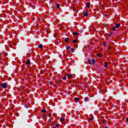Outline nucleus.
I'll list each match as a JSON object with an SVG mask.
<instances>
[{"mask_svg":"<svg viewBox=\"0 0 128 128\" xmlns=\"http://www.w3.org/2000/svg\"><path fill=\"white\" fill-rule=\"evenodd\" d=\"M85 102H88V98H85Z\"/></svg>","mask_w":128,"mask_h":128,"instance_id":"nucleus-19","label":"nucleus"},{"mask_svg":"<svg viewBox=\"0 0 128 128\" xmlns=\"http://www.w3.org/2000/svg\"><path fill=\"white\" fill-rule=\"evenodd\" d=\"M79 35H80V33L78 32H73V36H79Z\"/></svg>","mask_w":128,"mask_h":128,"instance_id":"nucleus-6","label":"nucleus"},{"mask_svg":"<svg viewBox=\"0 0 128 128\" xmlns=\"http://www.w3.org/2000/svg\"><path fill=\"white\" fill-rule=\"evenodd\" d=\"M49 122H52V119H49Z\"/></svg>","mask_w":128,"mask_h":128,"instance_id":"nucleus-38","label":"nucleus"},{"mask_svg":"<svg viewBox=\"0 0 128 128\" xmlns=\"http://www.w3.org/2000/svg\"><path fill=\"white\" fill-rule=\"evenodd\" d=\"M38 48H42L43 46H42V44H40L38 46Z\"/></svg>","mask_w":128,"mask_h":128,"instance_id":"nucleus-14","label":"nucleus"},{"mask_svg":"<svg viewBox=\"0 0 128 128\" xmlns=\"http://www.w3.org/2000/svg\"><path fill=\"white\" fill-rule=\"evenodd\" d=\"M126 102H128V101L126 100Z\"/></svg>","mask_w":128,"mask_h":128,"instance_id":"nucleus-39","label":"nucleus"},{"mask_svg":"<svg viewBox=\"0 0 128 128\" xmlns=\"http://www.w3.org/2000/svg\"><path fill=\"white\" fill-rule=\"evenodd\" d=\"M67 77L68 78H72V74H67Z\"/></svg>","mask_w":128,"mask_h":128,"instance_id":"nucleus-2","label":"nucleus"},{"mask_svg":"<svg viewBox=\"0 0 128 128\" xmlns=\"http://www.w3.org/2000/svg\"><path fill=\"white\" fill-rule=\"evenodd\" d=\"M102 94H104L105 92H106V90H102Z\"/></svg>","mask_w":128,"mask_h":128,"instance_id":"nucleus-17","label":"nucleus"},{"mask_svg":"<svg viewBox=\"0 0 128 128\" xmlns=\"http://www.w3.org/2000/svg\"><path fill=\"white\" fill-rule=\"evenodd\" d=\"M64 42H70V38H67L66 39H65Z\"/></svg>","mask_w":128,"mask_h":128,"instance_id":"nucleus-13","label":"nucleus"},{"mask_svg":"<svg viewBox=\"0 0 128 128\" xmlns=\"http://www.w3.org/2000/svg\"><path fill=\"white\" fill-rule=\"evenodd\" d=\"M112 30H114V32H115L116 31V28L114 27L112 28Z\"/></svg>","mask_w":128,"mask_h":128,"instance_id":"nucleus-30","label":"nucleus"},{"mask_svg":"<svg viewBox=\"0 0 128 128\" xmlns=\"http://www.w3.org/2000/svg\"><path fill=\"white\" fill-rule=\"evenodd\" d=\"M102 124H106V120H104V119H103L102 120Z\"/></svg>","mask_w":128,"mask_h":128,"instance_id":"nucleus-10","label":"nucleus"},{"mask_svg":"<svg viewBox=\"0 0 128 128\" xmlns=\"http://www.w3.org/2000/svg\"><path fill=\"white\" fill-rule=\"evenodd\" d=\"M56 8H60V4H56Z\"/></svg>","mask_w":128,"mask_h":128,"instance_id":"nucleus-20","label":"nucleus"},{"mask_svg":"<svg viewBox=\"0 0 128 128\" xmlns=\"http://www.w3.org/2000/svg\"><path fill=\"white\" fill-rule=\"evenodd\" d=\"M106 42H104L103 43V45L104 46H106Z\"/></svg>","mask_w":128,"mask_h":128,"instance_id":"nucleus-27","label":"nucleus"},{"mask_svg":"<svg viewBox=\"0 0 128 128\" xmlns=\"http://www.w3.org/2000/svg\"><path fill=\"white\" fill-rule=\"evenodd\" d=\"M92 62L93 64H96V60L94 59L92 60Z\"/></svg>","mask_w":128,"mask_h":128,"instance_id":"nucleus-16","label":"nucleus"},{"mask_svg":"<svg viewBox=\"0 0 128 128\" xmlns=\"http://www.w3.org/2000/svg\"><path fill=\"white\" fill-rule=\"evenodd\" d=\"M42 114H44V113L46 112V110H42Z\"/></svg>","mask_w":128,"mask_h":128,"instance_id":"nucleus-15","label":"nucleus"},{"mask_svg":"<svg viewBox=\"0 0 128 128\" xmlns=\"http://www.w3.org/2000/svg\"><path fill=\"white\" fill-rule=\"evenodd\" d=\"M52 116V114H49V116Z\"/></svg>","mask_w":128,"mask_h":128,"instance_id":"nucleus-37","label":"nucleus"},{"mask_svg":"<svg viewBox=\"0 0 128 128\" xmlns=\"http://www.w3.org/2000/svg\"><path fill=\"white\" fill-rule=\"evenodd\" d=\"M66 50H70V46H68L66 48Z\"/></svg>","mask_w":128,"mask_h":128,"instance_id":"nucleus-25","label":"nucleus"},{"mask_svg":"<svg viewBox=\"0 0 128 128\" xmlns=\"http://www.w3.org/2000/svg\"><path fill=\"white\" fill-rule=\"evenodd\" d=\"M54 38H56V36H58V34H54Z\"/></svg>","mask_w":128,"mask_h":128,"instance_id":"nucleus-26","label":"nucleus"},{"mask_svg":"<svg viewBox=\"0 0 128 128\" xmlns=\"http://www.w3.org/2000/svg\"><path fill=\"white\" fill-rule=\"evenodd\" d=\"M83 15L84 16H88V12H84V13H83Z\"/></svg>","mask_w":128,"mask_h":128,"instance_id":"nucleus-4","label":"nucleus"},{"mask_svg":"<svg viewBox=\"0 0 128 128\" xmlns=\"http://www.w3.org/2000/svg\"><path fill=\"white\" fill-rule=\"evenodd\" d=\"M26 64H30V60H28L27 61H26Z\"/></svg>","mask_w":128,"mask_h":128,"instance_id":"nucleus-9","label":"nucleus"},{"mask_svg":"<svg viewBox=\"0 0 128 128\" xmlns=\"http://www.w3.org/2000/svg\"><path fill=\"white\" fill-rule=\"evenodd\" d=\"M72 52H74V48H71Z\"/></svg>","mask_w":128,"mask_h":128,"instance_id":"nucleus-24","label":"nucleus"},{"mask_svg":"<svg viewBox=\"0 0 128 128\" xmlns=\"http://www.w3.org/2000/svg\"><path fill=\"white\" fill-rule=\"evenodd\" d=\"M74 48H78V44H75L74 45Z\"/></svg>","mask_w":128,"mask_h":128,"instance_id":"nucleus-35","label":"nucleus"},{"mask_svg":"<svg viewBox=\"0 0 128 128\" xmlns=\"http://www.w3.org/2000/svg\"><path fill=\"white\" fill-rule=\"evenodd\" d=\"M0 86H2L3 88H8V84L4 83V84H0Z\"/></svg>","mask_w":128,"mask_h":128,"instance_id":"nucleus-1","label":"nucleus"},{"mask_svg":"<svg viewBox=\"0 0 128 128\" xmlns=\"http://www.w3.org/2000/svg\"><path fill=\"white\" fill-rule=\"evenodd\" d=\"M90 4L89 2H88L86 5V8H90Z\"/></svg>","mask_w":128,"mask_h":128,"instance_id":"nucleus-8","label":"nucleus"},{"mask_svg":"<svg viewBox=\"0 0 128 128\" xmlns=\"http://www.w3.org/2000/svg\"><path fill=\"white\" fill-rule=\"evenodd\" d=\"M64 118H61L60 119V122H64Z\"/></svg>","mask_w":128,"mask_h":128,"instance_id":"nucleus-22","label":"nucleus"},{"mask_svg":"<svg viewBox=\"0 0 128 128\" xmlns=\"http://www.w3.org/2000/svg\"><path fill=\"white\" fill-rule=\"evenodd\" d=\"M126 120L127 122H128V118H126Z\"/></svg>","mask_w":128,"mask_h":128,"instance_id":"nucleus-36","label":"nucleus"},{"mask_svg":"<svg viewBox=\"0 0 128 128\" xmlns=\"http://www.w3.org/2000/svg\"><path fill=\"white\" fill-rule=\"evenodd\" d=\"M32 8H36V6H32Z\"/></svg>","mask_w":128,"mask_h":128,"instance_id":"nucleus-32","label":"nucleus"},{"mask_svg":"<svg viewBox=\"0 0 128 128\" xmlns=\"http://www.w3.org/2000/svg\"><path fill=\"white\" fill-rule=\"evenodd\" d=\"M74 100H75V102H80V98H75Z\"/></svg>","mask_w":128,"mask_h":128,"instance_id":"nucleus-3","label":"nucleus"},{"mask_svg":"<svg viewBox=\"0 0 128 128\" xmlns=\"http://www.w3.org/2000/svg\"><path fill=\"white\" fill-rule=\"evenodd\" d=\"M88 62L89 64H92V60L90 59H88Z\"/></svg>","mask_w":128,"mask_h":128,"instance_id":"nucleus-11","label":"nucleus"},{"mask_svg":"<svg viewBox=\"0 0 128 128\" xmlns=\"http://www.w3.org/2000/svg\"><path fill=\"white\" fill-rule=\"evenodd\" d=\"M94 120V118H90V120Z\"/></svg>","mask_w":128,"mask_h":128,"instance_id":"nucleus-34","label":"nucleus"},{"mask_svg":"<svg viewBox=\"0 0 128 128\" xmlns=\"http://www.w3.org/2000/svg\"><path fill=\"white\" fill-rule=\"evenodd\" d=\"M110 50H112V48L111 46L109 47L108 50V52H110Z\"/></svg>","mask_w":128,"mask_h":128,"instance_id":"nucleus-23","label":"nucleus"},{"mask_svg":"<svg viewBox=\"0 0 128 128\" xmlns=\"http://www.w3.org/2000/svg\"><path fill=\"white\" fill-rule=\"evenodd\" d=\"M63 80H66V76H64L63 78Z\"/></svg>","mask_w":128,"mask_h":128,"instance_id":"nucleus-29","label":"nucleus"},{"mask_svg":"<svg viewBox=\"0 0 128 128\" xmlns=\"http://www.w3.org/2000/svg\"><path fill=\"white\" fill-rule=\"evenodd\" d=\"M78 39H75L72 41V42H73V44H76V42H78Z\"/></svg>","mask_w":128,"mask_h":128,"instance_id":"nucleus-7","label":"nucleus"},{"mask_svg":"<svg viewBox=\"0 0 128 128\" xmlns=\"http://www.w3.org/2000/svg\"><path fill=\"white\" fill-rule=\"evenodd\" d=\"M120 24H116L115 26V28H120Z\"/></svg>","mask_w":128,"mask_h":128,"instance_id":"nucleus-5","label":"nucleus"},{"mask_svg":"<svg viewBox=\"0 0 128 128\" xmlns=\"http://www.w3.org/2000/svg\"><path fill=\"white\" fill-rule=\"evenodd\" d=\"M108 62H105V68H108Z\"/></svg>","mask_w":128,"mask_h":128,"instance_id":"nucleus-18","label":"nucleus"},{"mask_svg":"<svg viewBox=\"0 0 128 128\" xmlns=\"http://www.w3.org/2000/svg\"><path fill=\"white\" fill-rule=\"evenodd\" d=\"M57 84H60V81L57 80Z\"/></svg>","mask_w":128,"mask_h":128,"instance_id":"nucleus-28","label":"nucleus"},{"mask_svg":"<svg viewBox=\"0 0 128 128\" xmlns=\"http://www.w3.org/2000/svg\"><path fill=\"white\" fill-rule=\"evenodd\" d=\"M98 58H102V55L100 53L98 54Z\"/></svg>","mask_w":128,"mask_h":128,"instance_id":"nucleus-12","label":"nucleus"},{"mask_svg":"<svg viewBox=\"0 0 128 128\" xmlns=\"http://www.w3.org/2000/svg\"><path fill=\"white\" fill-rule=\"evenodd\" d=\"M30 54H27V57L28 58H30Z\"/></svg>","mask_w":128,"mask_h":128,"instance_id":"nucleus-31","label":"nucleus"},{"mask_svg":"<svg viewBox=\"0 0 128 128\" xmlns=\"http://www.w3.org/2000/svg\"><path fill=\"white\" fill-rule=\"evenodd\" d=\"M56 128H58L60 126V124H56Z\"/></svg>","mask_w":128,"mask_h":128,"instance_id":"nucleus-21","label":"nucleus"},{"mask_svg":"<svg viewBox=\"0 0 128 128\" xmlns=\"http://www.w3.org/2000/svg\"><path fill=\"white\" fill-rule=\"evenodd\" d=\"M112 32H111L109 34V36H112Z\"/></svg>","mask_w":128,"mask_h":128,"instance_id":"nucleus-33","label":"nucleus"}]
</instances>
